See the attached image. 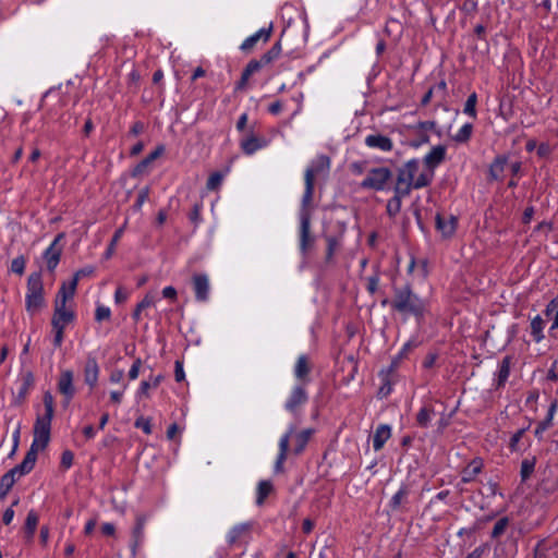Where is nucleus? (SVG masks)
Here are the masks:
<instances>
[{
  "instance_id": "f257e3e1",
  "label": "nucleus",
  "mask_w": 558,
  "mask_h": 558,
  "mask_svg": "<svg viewBox=\"0 0 558 558\" xmlns=\"http://www.w3.org/2000/svg\"><path fill=\"white\" fill-rule=\"evenodd\" d=\"M45 413L38 414L34 425V439L24 460L2 476V486L10 488L16 478L31 472L35 465L39 450L46 448L50 440L51 421L54 414V399L50 391L43 397Z\"/></svg>"
},
{
  "instance_id": "f03ea898",
  "label": "nucleus",
  "mask_w": 558,
  "mask_h": 558,
  "mask_svg": "<svg viewBox=\"0 0 558 558\" xmlns=\"http://www.w3.org/2000/svg\"><path fill=\"white\" fill-rule=\"evenodd\" d=\"M434 179L430 170H421L418 159H410L397 170L395 187L399 194H411V191L428 186Z\"/></svg>"
},
{
  "instance_id": "7ed1b4c3",
  "label": "nucleus",
  "mask_w": 558,
  "mask_h": 558,
  "mask_svg": "<svg viewBox=\"0 0 558 558\" xmlns=\"http://www.w3.org/2000/svg\"><path fill=\"white\" fill-rule=\"evenodd\" d=\"M390 304L396 312L415 317L423 316L427 306L426 300L415 294L408 284L393 289V299Z\"/></svg>"
},
{
  "instance_id": "20e7f679",
  "label": "nucleus",
  "mask_w": 558,
  "mask_h": 558,
  "mask_svg": "<svg viewBox=\"0 0 558 558\" xmlns=\"http://www.w3.org/2000/svg\"><path fill=\"white\" fill-rule=\"evenodd\" d=\"M44 286L40 272H33L27 279L26 308L28 312L38 311L44 304Z\"/></svg>"
},
{
  "instance_id": "39448f33",
  "label": "nucleus",
  "mask_w": 558,
  "mask_h": 558,
  "mask_svg": "<svg viewBox=\"0 0 558 558\" xmlns=\"http://www.w3.org/2000/svg\"><path fill=\"white\" fill-rule=\"evenodd\" d=\"M392 172L386 167L372 168L361 182L363 189L383 191L391 179Z\"/></svg>"
},
{
  "instance_id": "423d86ee",
  "label": "nucleus",
  "mask_w": 558,
  "mask_h": 558,
  "mask_svg": "<svg viewBox=\"0 0 558 558\" xmlns=\"http://www.w3.org/2000/svg\"><path fill=\"white\" fill-rule=\"evenodd\" d=\"M314 243V236L311 234V215L305 211L300 215V251L306 254Z\"/></svg>"
},
{
  "instance_id": "0eeeda50",
  "label": "nucleus",
  "mask_w": 558,
  "mask_h": 558,
  "mask_svg": "<svg viewBox=\"0 0 558 558\" xmlns=\"http://www.w3.org/2000/svg\"><path fill=\"white\" fill-rule=\"evenodd\" d=\"M329 167L330 159L327 156H317L306 168L304 172V181H306L310 178L311 182L315 183L316 177H318L322 173H326L329 170Z\"/></svg>"
},
{
  "instance_id": "6e6552de",
  "label": "nucleus",
  "mask_w": 558,
  "mask_h": 558,
  "mask_svg": "<svg viewBox=\"0 0 558 558\" xmlns=\"http://www.w3.org/2000/svg\"><path fill=\"white\" fill-rule=\"evenodd\" d=\"M62 238L63 233L58 234L44 253V258L46 260L47 268L50 271H53L60 262L62 247L59 245V242Z\"/></svg>"
},
{
  "instance_id": "1a4fd4ad",
  "label": "nucleus",
  "mask_w": 558,
  "mask_h": 558,
  "mask_svg": "<svg viewBox=\"0 0 558 558\" xmlns=\"http://www.w3.org/2000/svg\"><path fill=\"white\" fill-rule=\"evenodd\" d=\"M59 392L64 397V405L66 407L75 393L73 386V372L63 371L58 380Z\"/></svg>"
},
{
  "instance_id": "9d476101",
  "label": "nucleus",
  "mask_w": 558,
  "mask_h": 558,
  "mask_svg": "<svg viewBox=\"0 0 558 558\" xmlns=\"http://www.w3.org/2000/svg\"><path fill=\"white\" fill-rule=\"evenodd\" d=\"M307 402V393L302 386H295L289 398L284 403V409L292 414L298 412V409Z\"/></svg>"
},
{
  "instance_id": "9b49d317",
  "label": "nucleus",
  "mask_w": 558,
  "mask_h": 558,
  "mask_svg": "<svg viewBox=\"0 0 558 558\" xmlns=\"http://www.w3.org/2000/svg\"><path fill=\"white\" fill-rule=\"evenodd\" d=\"M295 433V426L290 425L286 432V434L282 435V437L279 440V453L277 457V460L275 462V471L281 472L283 470V463L287 459V454L289 451V441L290 437Z\"/></svg>"
},
{
  "instance_id": "f8f14e48",
  "label": "nucleus",
  "mask_w": 558,
  "mask_h": 558,
  "mask_svg": "<svg viewBox=\"0 0 558 558\" xmlns=\"http://www.w3.org/2000/svg\"><path fill=\"white\" fill-rule=\"evenodd\" d=\"M193 289L195 292V299L198 302H205L209 298V278L207 275L198 274L193 276Z\"/></svg>"
},
{
  "instance_id": "ddd939ff",
  "label": "nucleus",
  "mask_w": 558,
  "mask_h": 558,
  "mask_svg": "<svg viewBox=\"0 0 558 558\" xmlns=\"http://www.w3.org/2000/svg\"><path fill=\"white\" fill-rule=\"evenodd\" d=\"M446 156V147L442 145H437L432 148V150L425 155L423 159L424 170H430L434 173V170L437 166H439Z\"/></svg>"
},
{
  "instance_id": "4468645a",
  "label": "nucleus",
  "mask_w": 558,
  "mask_h": 558,
  "mask_svg": "<svg viewBox=\"0 0 558 558\" xmlns=\"http://www.w3.org/2000/svg\"><path fill=\"white\" fill-rule=\"evenodd\" d=\"M252 522H243L232 526L227 533V542L230 546H233L238 542L246 538L252 530Z\"/></svg>"
},
{
  "instance_id": "2eb2a0df",
  "label": "nucleus",
  "mask_w": 558,
  "mask_h": 558,
  "mask_svg": "<svg viewBox=\"0 0 558 558\" xmlns=\"http://www.w3.org/2000/svg\"><path fill=\"white\" fill-rule=\"evenodd\" d=\"M457 217L452 215L442 216L438 214L436 216V228L445 238H450L453 235L457 229Z\"/></svg>"
},
{
  "instance_id": "dca6fc26",
  "label": "nucleus",
  "mask_w": 558,
  "mask_h": 558,
  "mask_svg": "<svg viewBox=\"0 0 558 558\" xmlns=\"http://www.w3.org/2000/svg\"><path fill=\"white\" fill-rule=\"evenodd\" d=\"M240 146L244 154L253 155L257 150L267 146V141L263 137H257L254 134L241 140Z\"/></svg>"
},
{
  "instance_id": "f3484780",
  "label": "nucleus",
  "mask_w": 558,
  "mask_h": 558,
  "mask_svg": "<svg viewBox=\"0 0 558 558\" xmlns=\"http://www.w3.org/2000/svg\"><path fill=\"white\" fill-rule=\"evenodd\" d=\"M365 145L369 148L379 149L381 151H390L393 147L392 141L381 134H369L365 137Z\"/></svg>"
},
{
  "instance_id": "a211bd4d",
  "label": "nucleus",
  "mask_w": 558,
  "mask_h": 558,
  "mask_svg": "<svg viewBox=\"0 0 558 558\" xmlns=\"http://www.w3.org/2000/svg\"><path fill=\"white\" fill-rule=\"evenodd\" d=\"M146 520H147V518L144 514L136 517V523L132 530L131 549H132L133 555L136 554L137 547L141 546L143 543Z\"/></svg>"
},
{
  "instance_id": "6ab92c4d",
  "label": "nucleus",
  "mask_w": 558,
  "mask_h": 558,
  "mask_svg": "<svg viewBox=\"0 0 558 558\" xmlns=\"http://www.w3.org/2000/svg\"><path fill=\"white\" fill-rule=\"evenodd\" d=\"M272 32V25L270 24L268 28H260L255 34L247 37L241 45V50L243 51H250L255 47V45L258 43V40L263 39L264 41H267Z\"/></svg>"
},
{
  "instance_id": "aec40b11",
  "label": "nucleus",
  "mask_w": 558,
  "mask_h": 558,
  "mask_svg": "<svg viewBox=\"0 0 558 558\" xmlns=\"http://www.w3.org/2000/svg\"><path fill=\"white\" fill-rule=\"evenodd\" d=\"M391 437V427L388 424L377 426L373 435V448L375 451L383 449L386 441Z\"/></svg>"
},
{
  "instance_id": "412c9836",
  "label": "nucleus",
  "mask_w": 558,
  "mask_h": 558,
  "mask_svg": "<svg viewBox=\"0 0 558 558\" xmlns=\"http://www.w3.org/2000/svg\"><path fill=\"white\" fill-rule=\"evenodd\" d=\"M75 281H70L69 283H63L57 294L54 306H65L66 301L73 299L76 291Z\"/></svg>"
},
{
  "instance_id": "4be33fe9",
  "label": "nucleus",
  "mask_w": 558,
  "mask_h": 558,
  "mask_svg": "<svg viewBox=\"0 0 558 558\" xmlns=\"http://www.w3.org/2000/svg\"><path fill=\"white\" fill-rule=\"evenodd\" d=\"M99 375V366L94 357H88L84 368V380L92 388L96 386Z\"/></svg>"
},
{
  "instance_id": "5701e85b",
  "label": "nucleus",
  "mask_w": 558,
  "mask_h": 558,
  "mask_svg": "<svg viewBox=\"0 0 558 558\" xmlns=\"http://www.w3.org/2000/svg\"><path fill=\"white\" fill-rule=\"evenodd\" d=\"M508 168V157L497 156L489 167V177L492 180H502L504 172Z\"/></svg>"
},
{
  "instance_id": "b1692460",
  "label": "nucleus",
  "mask_w": 558,
  "mask_h": 558,
  "mask_svg": "<svg viewBox=\"0 0 558 558\" xmlns=\"http://www.w3.org/2000/svg\"><path fill=\"white\" fill-rule=\"evenodd\" d=\"M163 150V146H158L154 151H151L134 168L132 175L137 177L145 173L148 167L151 165V162L162 155Z\"/></svg>"
},
{
  "instance_id": "393cba45",
  "label": "nucleus",
  "mask_w": 558,
  "mask_h": 558,
  "mask_svg": "<svg viewBox=\"0 0 558 558\" xmlns=\"http://www.w3.org/2000/svg\"><path fill=\"white\" fill-rule=\"evenodd\" d=\"M557 409H558V402L553 401L548 408L546 417L537 424V426L534 430V434L537 438H542L543 433L545 430H547L553 425V420L557 412Z\"/></svg>"
},
{
  "instance_id": "a878e982",
  "label": "nucleus",
  "mask_w": 558,
  "mask_h": 558,
  "mask_svg": "<svg viewBox=\"0 0 558 558\" xmlns=\"http://www.w3.org/2000/svg\"><path fill=\"white\" fill-rule=\"evenodd\" d=\"M74 319V313L66 306H54V314L51 320L52 326L65 327L66 324Z\"/></svg>"
},
{
  "instance_id": "bb28decb",
  "label": "nucleus",
  "mask_w": 558,
  "mask_h": 558,
  "mask_svg": "<svg viewBox=\"0 0 558 558\" xmlns=\"http://www.w3.org/2000/svg\"><path fill=\"white\" fill-rule=\"evenodd\" d=\"M483 468V463L481 460L471 461L462 471V482L470 483L472 482L477 474L481 473Z\"/></svg>"
},
{
  "instance_id": "cd10ccee",
  "label": "nucleus",
  "mask_w": 558,
  "mask_h": 558,
  "mask_svg": "<svg viewBox=\"0 0 558 558\" xmlns=\"http://www.w3.org/2000/svg\"><path fill=\"white\" fill-rule=\"evenodd\" d=\"M304 183H305V191H304V194H303V197L301 201V209H300L299 216L302 215L304 211L307 215H311L308 207L311 206L312 199H313L314 183L311 182L310 178L306 181H304Z\"/></svg>"
},
{
  "instance_id": "c85d7f7f",
  "label": "nucleus",
  "mask_w": 558,
  "mask_h": 558,
  "mask_svg": "<svg viewBox=\"0 0 558 558\" xmlns=\"http://www.w3.org/2000/svg\"><path fill=\"white\" fill-rule=\"evenodd\" d=\"M395 195L387 203V213L390 217H395L401 210L402 198L410 194H399L397 187H393Z\"/></svg>"
},
{
  "instance_id": "c756f323",
  "label": "nucleus",
  "mask_w": 558,
  "mask_h": 558,
  "mask_svg": "<svg viewBox=\"0 0 558 558\" xmlns=\"http://www.w3.org/2000/svg\"><path fill=\"white\" fill-rule=\"evenodd\" d=\"M510 364H511L510 356H505L501 360V362L499 364V369L497 373V387H501L506 384V381L509 377V374H510Z\"/></svg>"
},
{
  "instance_id": "7c9ffc66",
  "label": "nucleus",
  "mask_w": 558,
  "mask_h": 558,
  "mask_svg": "<svg viewBox=\"0 0 558 558\" xmlns=\"http://www.w3.org/2000/svg\"><path fill=\"white\" fill-rule=\"evenodd\" d=\"M314 430L312 428L304 429L295 435L294 453L300 454L308 442Z\"/></svg>"
},
{
  "instance_id": "2f4dec72",
  "label": "nucleus",
  "mask_w": 558,
  "mask_h": 558,
  "mask_svg": "<svg viewBox=\"0 0 558 558\" xmlns=\"http://www.w3.org/2000/svg\"><path fill=\"white\" fill-rule=\"evenodd\" d=\"M545 327L544 319L537 315L531 322V335L533 336L536 342H539L544 339L543 329Z\"/></svg>"
},
{
  "instance_id": "473e14b6",
  "label": "nucleus",
  "mask_w": 558,
  "mask_h": 558,
  "mask_svg": "<svg viewBox=\"0 0 558 558\" xmlns=\"http://www.w3.org/2000/svg\"><path fill=\"white\" fill-rule=\"evenodd\" d=\"M435 412L432 407H423L416 414V422L421 427H427L434 416Z\"/></svg>"
},
{
  "instance_id": "72a5a7b5",
  "label": "nucleus",
  "mask_w": 558,
  "mask_h": 558,
  "mask_svg": "<svg viewBox=\"0 0 558 558\" xmlns=\"http://www.w3.org/2000/svg\"><path fill=\"white\" fill-rule=\"evenodd\" d=\"M536 458H526L521 462L520 476L522 482H525L534 472Z\"/></svg>"
},
{
  "instance_id": "f704fd0d",
  "label": "nucleus",
  "mask_w": 558,
  "mask_h": 558,
  "mask_svg": "<svg viewBox=\"0 0 558 558\" xmlns=\"http://www.w3.org/2000/svg\"><path fill=\"white\" fill-rule=\"evenodd\" d=\"M310 373L308 362L305 355H300L295 363L294 374L299 379L305 378Z\"/></svg>"
},
{
  "instance_id": "c9c22d12",
  "label": "nucleus",
  "mask_w": 558,
  "mask_h": 558,
  "mask_svg": "<svg viewBox=\"0 0 558 558\" xmlns=\"http://www.w3.org/2000/svg\"><path fill=\"white\" fill-rule=\"evenodd\" d=\"M161 380H162V376L161 375L154 376L149 380H143L141 383L140 388H138L137 397H141L143 395H147V391L150 388H157L159 386V384L161 383Z\"/></svg>"
},
{
  "instance_id": "e433bc0d",
  "label": "nucleus",
  "mask_w": 558,
  "mask_h": 558,
  "mask_svg": "<svg viewBox=\"0 0 558 558\" xmlns=\"http://www.w3.org/2000/svg\"><path fill=\"white\" fill-rule=\"evenodd\" d=\"M272 490V485L269 481H260L257 485V498L256 504L263 505L265 498L270 494Z\"/></svg>"
},
{
  "instance_id": "4c0bfd02",
  "label": "nucleus",
  "mask_w": 558,
  "mask_h": 558,
  "mask_svg": "<svg viewBox=\"0 0 558 558\" xmlns=\"http://www.w3.org/2000/svg\"><path fill=\"white\" fill-rule=\"evenodd\" d=\"M38 523V517L35 511H29L26 518L25 522V534L27 538H32L34 536V533L36 531Z\"/></svg>"
},
{
  "instance_id": "58836bf2",
  "label": "nucleus",
  "mask_w": 558,
  "mask_h": 558,
  "mask_svg": "<svg viewBox=\"0 0 558 558\" xmlns=\"http://www.w3.org/2000/svg\"><path fill=\"white\" fill-rule=\"evenodd\" d=\"M281 52V45L280 43H276L267 52H265L260 58L263 59V62L269 64L275 59L279 57Z\"/></svg>"
},
{
  "instance_id": "ea45409f",
  "label": "nucleus",
  "mask_w": 558,
  "mask_h": 558,
  "mask_svg": "<svg viewBox=\"0 0 558 558\" xmlns=\"http://www.w3.org/2000/svg\"><path fill=\"white\" fill-rule=\"evenodd\" d=\"M408 496V489L405 487H401L391 498L390 507L396 510L398 509L402 502L405 500Z\"/></svg>"
},
{
  "instance_id": "a19ab883",
  "label": "nucleus",
  "mask_w": 558,
  "mask_h": 558,
  "mask_svg": "<svg viewBox=\"0 0 558 558\" xmlns=\"http://www.w3.org/2000/svg\"><path fill=\"white\" fill-rule=\"evenodd\" d=\"M508 524H509L508 518L499 519L493 527L492 537L498 538L499 536H501L505 533L506 529L508 527Z\"/></svg>"
},
{
  "instance_id": "79ce46f5",
  "label": "nucleus",
  "mask_w": 558,
  "mask_h": 558,
  "mask_svg": "<svg viewBox=\"0 0 558 558\" xmlns=\"http://www.w3.org/2000/svg\"><path fill=\"white\" fill-rule=\"evenodd\" d=\"M476 102H477V96L475 93L471 94L464 105V113L469 114L472 118L476 117Z\"/></svg>"
},
{
  "instance_id": "37998d69",
  "label": "nucleus",
  "mask_w": 558,
  "mask_h": 558,
  "mask_svg": "<svg viewBox=\"0 0 558 558\" xmlns=\"http://www.w3.org/2000/svg\"><path fill=\"white\" fill-rule=\"evenodd\" d=\"M123 232H124V226L119 228L114 232L113 238H112V240H111V242H110V244H109V246H108V248H107V251L105 253V257L106 258H110L112 256V254L114 252V247H116L118 241L121 239Z\"/></svg>"
},
{
  "instance_id": "c03bdc74",
  "label": "nucleus",
  "mask_w": 558,
  "mask_h": 558,
  "mask_svg": "<svg viewBox=\"0 0 558 558\" xmlns=\"http://www.w3.org/2000/svg\"><path fill=\"white\" fill-rule=\"evenodd\" d=\"M472 124H464L459 131L458 133L454 135V141L457 142H460V143H464L466 142L471 134H472Z\"/></svg>"
},
{
  "instance_id": "a18cd8bd",
  "label": "nucleus",
  "mask_w": 558,
  "mask_h": 558,
  "mask_svg": "<svg viewBox=\"0 0 558 558\" xmlns=\"http://www.w3.org/2000/svg\"><path fill=\"white\" fill-rule=\"evenodd\" d=\"M148 196H149V187L145 186V187L141 189L137 194L136 202L133 205V209L136 211L141 210L144 203L148 199Z\"/></svg>"
},
{
  "instance_id": "49530a36",
  "label": "nucleus",
  "mask_w": 558,
  "mask_h": 558,
  "mask_svg": "<svg viewBox=\"0 0 558 558\" xmlns=\"http://www.w3.org/2000/svg\"><path fill=\"white\" fill-rule=\"evenodd\" d=\"M25 258L23 256H17L12 260L11 271L17 275H22L25 269Z\"/></svg>"
},
{
  "instance_id": "de8ad7c7",
  "label": "nucleus",
  "mask_w": 558,
  "mask_h": 558,
  "mask_svg": "<svg viewBox=\"0 0 558 558\" xmlns=\"http://www.w3.org/2000/svg\"><path fill=\"white\" fill-rule=\"evenodd\" d=\"M135 427L142 428L143 432L147 435L151 434V421L150 418H146L144 416H140L135 423Z\"/></svg>"
},
{
  "instance_id": "09e8293b",
  "label": "nucleus",
  "mask_w": 558,
  "mask_h": 558,
  "mask_svg": "<svg viewBox=\"0 0 558 558\" xmlns=\"http://www.w3.org/2000/svg\"><path fill=\"white\" fill-rule=\"evenodd\" d=\"M264 65H266V63H264L260 58L259 60H251L244 70L246 71V75H252L259 71Z\"/></svg>"
},
{
  "instance_id": "8fccbe9b",
  "label": "nucleus",
  "mask_w": 558,
  "mask_h": 558,
  "mask_svg": "<svg viewBox=\"0 0 558 558\" xmlns=\"http://www.w3.org/2000/svg\"><path fill=\"white\" fill-rule=\"evenodd\" d=\"M526 429L527 428H520L512 435L509 442V448L511 449V451H517L519 449L518 444L525 434Z\"/></svg>"
},
{
  "instance_id": "3c124183",
  "label": "nucleus",
  "mask_w": 558,
  "mask_h": 558,
  "mask_svg": "<svg viewBox=\"0 0 558 558\" xmlns=\"http://www.w3.org/2000/svg\"><path fill=\"white\" fill-rule=\"evenodd\" d=\"M110 315H111V311L109 307L99 305V306H97L96 312H95V319L97 322H102V320L109 319Z\"/></svg>"
},
{
  "instance_id": "603ef678",
  "label": "nucleus",
  "mask_w": 558,
  "mask_h": 558,
  "mask_svg": "<svg viewBox=\"0 0 558 558\" xmlns=\"http://www.w3.org/2000/svg\"><path fill=\"white\" fill-rule=\"evenodd\" d=\"M221 181L222 175L218 172H215L208 178L206 186L208 190H216L220 185Z\"/></svg>"
},
{
  "instance_id": "864d4df0",
  "label": "nucleus",
  "mask_w": 558,
  "mask_h": 558,
  "mask_svg": "<svg viewBox=\"0 0 558 558\" xmlns=\"http://www.w3.org/2000/svg\"><path fill=\"white\" fill-rule=\"evenodd\" d=\"M156 302V298L153 293H147L144 299L136 305L138 306V310H146L150 306H153Z\"/></svg>"
},
{
  "instance_id": "5fc2aeb1",
  "label": "nucleus",
  "mask_w": 558,
  "mask_h": 558,
  "mask_svg": "<svg viewBox=\"0 0 558 558\" xmlns=\"http://www.w3.org/2000/svg\"><path fill=\"white\" fill-rule=\"evenodd\" d=\"M417 133V138L413 140L412 141V146L413 147H420L422 146L423 144H426L428 143L429 141V136L426 134V133H423L422 131L417 130L416 131Z\"/></svg>"
},
{
  "instance_id": "6e6d98bb",
  "label": "nucleus",
  "mask_w": 558,
  "mask_h": 558,
  "mask_svg": "<svg viewBox=\"0 0 558 558\" xmlns=\"http://www.w3.org/2000/svg\"><path fill=\"white\" fill-rule=\"evenodd\" d=\"M74 454L70 450H65L61 457V465L65 469L71 468L73 463Z\"/></svg>"
},
{
  "instance_id": "4d7b16f0",
  "label": "nucleus",
  "mask_w": 558,
  "mask_h": 558,
  "mask_svg": "<svg viewBox=\"0 0 558 558\" xmlns=\"http://www.w3.org/2000/svg\"><path fill=\"white\" fill-rule=\"evenodd\" d=\"M129 298V292L122 288V287H118V289L116 290V293H114V301L117 303H123L128 300Z\"/></svg>"
},
{
  "instance_id": "13d9d810",
  "label": "nucleus",
  "mask_w": 558,
  "mask_h": 558,
  "mask_svg": "<svg viewBox=\"0 0 558 558\" xmlns=\"http://www.w3.org/2000/svg\"><path fill=\"white\" fill-rule=\"evenodd\" d=\"M141 365H142V362L140 359H137L131 366V368L129 371V377L131 380H134L138 377Z\"/></svg>"
},
{
  "instance_id": "bf43d9fd",
  "label": "nucleus",
  "mask_w": 558,
  "mask_h": 558,
  "mask_svg": "<svg viewBox=\"0 0 558 558\" xmlns=\"http://www.w3.org/2000/svg\"><path fill=\"white\" fill-rule=\"evenodd\" d=\"M56 335H54V339H53V343L56 347H60L62 344V341H63V330H64V327H60V326H52Z\"/></svg>"
},
{
  "instance_id": "052dcab7",
  "label": "nucleus",
  "mask_w": 558,
  "mask_h": 558,
  "mask_svg": "<svg viewBox=\"0 0 558 558\" xmlns=\"http://www.w3.org/2000/svg\"><path fill=\"white\" fill-rule=\"evenodd\" d=\"M338 246V241L336 238L329 236L327 238V256L330 258Z\"/></svg>"
},
{
  "instance_id": "680f3d73",
  "label": "nucleus",
  "mask_w": 558,
  "mask_h": 558,
  "mask_svg": "<svg viewBox=\"0 0 558 558\" xmlns=\"http://www.w3.org/2000/svg\"><path fill=\"white\" fill-rule=\"evenodd\" d=\"M94 271L93 268H84V269H80L78 271L75 272L72 281H75V284L77 286V282L78 280L82 278V277H85V276H89L92 275Z\"/></svg>"
},
{
  "instance_id": "e2e57ef3",
  "label": "nucleus",
  "mask_w": 558,
  "mask_h": 558,
  "mask_svg": "<svg viewBox=\"0 0 558 558\" xmlns=\"http://www.w3.org/2000/svg\"><path fill=\"white\" fill-rule=\"evenodd\" d=\"M184 371L183 365L180 361L175 362L174 377L177 381H181L184 379Z\"/></svg>"
},
{
  "instance_id": "0e129e2a",
  "label": "nucleus",
  "mask_w": 558,
  "mask_h": 558,
  "mask_svg": "<svg viewBox=\"0 0 558 558\" xmlns=\"http://www.w3.org/2000/svg\"><path fill=\"white\" fill-rule=\"evenodd\" d=\"M101 532L104 535L112 536L114 535L116 526L110 522H106L101 525Z\"/></svg>"
},
{
  "instance_id": "69168bd1",
  "label": "nucleus",
  "mask_w": 558,
  "mask_h": 558,
  "mask_svg": "<svg viewBox=\"0 0 558 558\" xmlns=\"http://www.w3.org/2000/svg\"><path fill=\"white\" fill-rule=\"evenodd\" d=\"M162 296L166 299L175 300L177 299V290L171 286L166 287L162 289Z\"/></svg>"
},
{
  "instance_id": "338daca9",
  "label": "nucleus",
  "mask_w": 558,
  "mask_h": 558,
  "mask_svg": "<svg viewBox=\"0 0 558 558\" xmlns=\"http://www.w3.org/2000/svg\"><path fill=\"white\" fill-rule=\"evenodd\" d=\"M557 361H555L551 365V367L549 368L548 371V375H547V378L551 381H557L558 380V371H557Z\"/></svg>"
},
{
  "instance_id": "774afa93",
  "label": "nucleus",
  "mask_w": 558,
  "mask_h": 558,
  "mask_svg": "<svg viewBox=\"0 0 558 558\" xmlns=\"http://www.w3.org/2000/svg\"><path fill=\"white\" fill-rule=\"evenodd\" d=\"M13 517L14 510L12 509V507L5 509V511L2 513V523L9 524L13 520Z\"/></svg>"
}]
</instances>
